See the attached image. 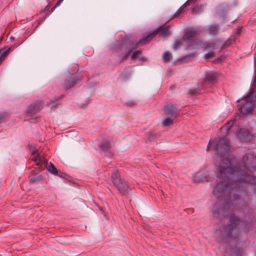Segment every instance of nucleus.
Returning <instances> with one entry per match:
<instances>
[{"label":"nucleus","mask_w":256,"mask_h":256,"mask_svg":"<svg viewBox=\"0 0 256 256\" xmlns=\"http://www.w3.org/2000/svg\"><path fill=\"white\" fill-rule=\"evenodd\" d=\"M212 144L217 152L214 161L216 174L222 180L213 190V195L218 200L212 212L218 217L228 216V222L220 226L216 233L220 240L228 238L243 244L248 232L253 228L252 221L244 222L230 212L247 206L246 188L248 190L254 186L256 194V178L248 175L256 170V157L246 154L240 162L234 164L228 158L230 146L225 137L213 140Z\"/></svg>","instance_id":"1"},{"label":"nucleus","mask_w":256,"mask_h":256,"mask_svg":"<svg viewBox=\"0 0 256 256\" xmlns=\"http://www.w3.org/2000/svg\"><path fill=\"white\" fill-rule=\"evenodd\" d=\"M131 43L126 39L122 42L116 40L111 44V50L112 52L116 53L118 56L123 55L119 64H121L123 61L126 60L133 50L135 48L138 44V42L134 44Z\"/></svg>","instance_id":"2"},{"label":"nucleus","mask_w":256,"mask_h":256,"mask_svg":"<svg viewBox=\"0 0 256 256\" xmlns=\"http://www.w3.org/2000/svg\"><path fill=\"white\" fill-rule=\"evenodd\" d=\"M256 101V90L252 91L243 100L238 110L243 114L252 113L254 110V103Z\"/></svg>","instance_id":"3"},{"label":"nucleus","mask_w":256,"mask_h":256,"mask_svg":"<svg viewBox=\"0 0 256 256\" xmlns=\"http://www.w3.org/2000/svg\"><path fill=\"white\" fill-rule=\"evenodd\" d=\"M158 34L160 36L164 37L170 34L169 26H162L157 28L154 32L148 34H144L142 38L138 41V44L144 45L150 41Z\"/></svg>","instance_id":"4"},{"label":"nucleus","mask_w":256,"mask_h":256,"mask_svg":"<svg viewBox=\"0 0 256 256\" xmlns=\"http://www.w3.org/2000/svg\"><path fill=\"white\" fill-rule=\"evenodd\" d=\"M80 80L75 74H70L66 78L62 86L64 89H69L74 86Z\"/></svg>","instance_id":"5"},{"label":"nucleus","mask_w":256,"mask_h":256,"mask_svg":"<svg viewBox=\"0 0 256 256\" xmlns=\"http://www.w3.org/2000/svg\"><path fill=\"white\" fill-rule=\"evenodd\" d=\"M217 78L218 74L216 73L212 72L206 73L202 84L203 88H206L215 84L217 81Z\"/></svg>","instance_id":"6"},{"label":"nucleus","mask_w":256,"mask_h":256,"mask_svg":"<svg viewBox=\"0 0 256 256\" xmlns=\"http://www.w3.org/2000/svg\"><path fill=\"white\" fill-rule=\"evenodd\" d=\"M42 102L37 101L35 103L30 104L26 110V114L28 116H32L42 108Z\"/></svg>","instance_id":"7"},{"label":"nucleus","mask_w":256,"mask_h":256,"mask_svg":"<svg viewBox=\"0 0 256 256\" xmlns=\"http://www.w3.org/2000/svg\"><path fill=\"white\" fill-rule=\"evenodd\" d=\"M237 136L242 142H248L252 138V135L247 129H240Z\"/></svg>","instance_id":"8"},{"label":"nucleus","mask_w":256,"mask_h":256,"mask_svg":"<svg viewBox=\"0 0 256 256\" xmlns=\"http://www.w3.org/2000/svg\"><path fill=\"white\" fill-rule=\"evenodd\" d=\"M166 116L175 118L176 117V108L172 104H168L164 107Z\"/></svg>","instance_id":"9"},{"label":"nucleus","mask_w":256,"mask_h":256,"mask_svg":"<svg viewBox=\"0 0 256 256\" xmlns=\"http://www.w3.org/2000/svg\"><path fill=\"white\" fill-rule=\"evenodd\" d=\"M226 253L230 252L231 254L234 256H240L242 254L241 246H237L236 244L228 248L226 251Z\"/></svg>","instance_id":"10"},{"label":"nucleus","mask_w":256,"mask_h":256,"mask_svg":"<svg viewBox=\"0 0 256 256\" xmlns=\"http://www.w3.org/2000/svg\"><path fill=\"white\" fill-rule=\"evenodd\" d=\"M114 186L122 194H126L128 193L130 188L122 180L119 184Z\"/></svg>","instance_id":"11"},{"label":"nucleus","mask_w":256,"mask_h":256,"mask_svg":"<svg viewBox=\"0 0 256 256\" xmlns=\"http://www.w3.org/2000/svg\"><path fill=\"white\" fill-rule=\"evenodd\" d=\"M199 30L197 29L188 30L183 36V40L185 41L190 40L194 36L198 34Z\"/></svg>","instance_id":"12"},{"label":"nucleus","mask_w":256,"mask_h":256,"mask_svg":"<svg viewBox=\"0 0 256 256\" xmlns=\"http://www.w3.org/2000/svg\"><path fill=\"white\" fill-rule=\"evenodd\" d=\"M220 27L218 24H210L208 26V30L210 35L217 36Z\"/></svg>","instance_id":"13"},{"label":"nucleus","mask_w":256,"mask_h":256,"mask_svg":"<svg viewBox=\"0 0 256 256\" xmlns=\"http://www.w3.org/2000/svg\"><path fill=\"white\" fill-rule=\"evenodd\" d=\"M112 179L114 185L117 184L122 181L118 172L116 170L112 175Z\"/></svg>","instance_id":"14"},{"label":"nucleus","mask_w":256,"mask_h":256,"mask_svg":"<svg viewBox=\"0 0 256 256\" xmlns=\"http://www.w3.org/2000/svg\"><path fill=\"white\" fill-rule=\"evenodd\" d=\"M12 50V48H8L7 50H5L4 49H2L0 50V52L1 53L0 56V64L4 60L6 56Z\"/></svg>","instance_id":"15"},{"label":"nucleus","mask_w":256,"mask_h":256,"mask_svg":"<svg viewBox=\"0 0 256 256\" xmlns=\"http://www.w3.org/2000/svg\"><path fill=\"white\" fill-rule=\"evenodd\" d=\"M100 148L101 150L104 152L108 150L110 148V144L108 140L102 141L100 146Z\"/></svg>","instance_id":"16"},{"label":"nucleus","mask_w":256,"mask_h":256,"mask_svg":"<svg viewBox=\"0 0 256 256\" xmlns=\"http://www.w3.org/2000/svg\"><path fill=\"white\" fill-rule=\"evenodd\" d=\"M47 170L53 174H58V170L50 162V165H48L46 167Z\"/></svg>","instance_id":"17"},{"label":"nucleus","mask_w":256,"mask_h":256,"mask_svg":"<svg viewBox=\"0 0 256 256\" xmlns=\"http://www.w3.org/2000/svg\"><path fill=\"white\" fill-rule=\"evenodd\" d=\"M204 180V177L201 172H197L194 176V181L196 182H202Z\"/></svg>","instance_id":"18"},{"label":"nucleus","mask_w":256,"mask_h":256,"mask_svg":"<svg viewBox=\"0 0 256 256\" xmlns=\"http://www.w3.org/2000/svg\"><path fill=\"white\" fill-rule=\"evenodd\" d=\"M174 119V118L166 116L162 122V125L165 126L170 125L172 124Z\"/></svg>","instance_id":"19"},{"label":"nucleus","mask_w":256,"mask_h":256,"mask_svg":"<svg viewBox=\"0 0 256 256\" xmlns=\"http://www.w3.org/2000/svg\"><path fill=\"white\" fill-rule=\"evenodd\" d=\"M157 134L152 132H149L146 134V138L150 141H153L156 140Z\"/></svg>","instance_id":"20"},{"label":"nucleus","mask_w":256,"mask_h":256,"mask_svg":"<svg viewBox=\"0 0 256 256\" xmlns=\"http://www.w3.org/2000/svg\"><path fill=\"white\" fill-rule=\"evenodd\" d=\"M192 56L190 54L186 55L185 56L182 57V58L179 60L178 62L180 63H185L188 62L190 60Z\"/></svg>","instance_id":"21"},{"label":"nucleus","mask_w":256,"mask_h":256,"mask_svg":"<svg viewBox=\"0 0 256 256\" xmlns=\"http://www.w3.org/2000/svg\"><path fill=\"white\" fill-rule=\"evenodd\" d=\"M172 58V54L168 52H165L163 54L162 59L165 62H167Z\"/></svg>","instance_id":"22"},{"label":"nucleus","mask_w":256,"mask_h":256,"mask_svg":"<svg viewBox=\"0 0 256 256\" xmlns=\"http://www.w3.org/2000/svg\"><path fill=\"white\" fill-rule=\"evenodd\" d=\"M42 180V176L41 175L32 176L30 179L31 182H41Z\"/></svg>","instance_id":"23"},{"label":"nucleus","mask_w":256,"mask_h":256,"mask_svg":"<svg viewBox=\"0 0 256 256\" xmlns=\"http://www.w3.org/2000/svg\"><path fill=\"white\" fill-rule=\"evenodd\" d=\"M234 124V121L233 120H230L227 122V123L225 125L226 129L227 131H228L230 128L232 127V126Z\"/></svg>","instance_id":"24"},{"label":"nucleus","mask_w":256,"mask_h":256,"mask_svg":"<svg viewBox=\"0 0 256 256\" xmlns=\"http://www.w3.org/2000/svg\"><path fill=\"white\" fill-rule=\"evenodd\" d=\"M182 45V43L180 41H175L173 45V48L174 50H176L178 48Z\"/></svg>","instance_id":"25"},{"label":"nucleus","mask_w":256,"mask_h":256,"mask_svg":"<svg viewBox=\"0 0 256 256\" xmlns=\"http://www.w3.org/2000/svg\"><path fill=\"white\" fill-rule=\"evenodd\" d=\"M141 53L140 50H136L134 52L131 56V58L134 60L137 58V56Z\"/></svg>","instance_id":"26"},{"label":"nucleus","mask_w":256,"mask_h":256,"mask_svg":"<svg viewBox=\"0 0 256 256\" xmlns=\"http://www.w3.org/2000/svg\"><path fill=\"white\" fill-rule=\"evenodd\" d=\"M214 57V53L212 52H210L204 55V58H211Z\"/></svg>","instance_id":"27"},{"label":"nucleus","mask_w":256,"mask_h":256,"mask_svg":"<svg viewBox=\"0 0 256 256\" xmlns=\"http://www.w3.org/2000/svg\"><path fill=\"white\" fill-rule=\"evenodd\" d=\"M196 0H188L181 8H184V10H185V8L190 6V2H195Z\"/></svg>","instance_id":"28"},{"label":"nucleus","mask_w":256,"mask_h":256,"mask_svg":"<svg viewBox=\"0 0 256 256\" xmlns=\"http://www.w3.org/2000/svg\"><path fill=\"white\" fill-rule=\"evenodd\" d=\"M184 12V8H180L179 10H178L174 14L175 16H179L182 12Z\"/></svg>","instance_id":"29"},{"label":"nucleus","mask_w":256,"mask_h":256,"mask_svg":"<svg viewBox=\"0 0 256 256\" xmlns=\"http://www.w3.org/2000/svg\"><path fill=\"white\" fill-rule=\"evenodd\" d=\"M215 44L214 42H207L204 44L206 48L214 47Z\"/></svg>","instance_id":"30"},{"label":"nucleus","mask_w":256,"mask_h":256,"mask_svg":"<svg viewBox=\"0 0 256 256\" xmlns=\"http://www.w3.org/2000/svg\"><path fill=\"white\" fill-rule=\"evenodd\" d=\"M242 30V27H238L234 31L235 34H236L238 36L240 34Z\"/></svg>","instance_id":"31"},{"label":"nucleus","mask_w":256,"mask_h":256,"mask_svg":"<svg viewBox=\"0 0 256 256\" xmlns=\"http://www.w3.org/2000/svg\"><path fill=\"white\" fill-rule=\"evenodd\" d=\"M200 10V8L198 6H196V7L192 8V10L193 12H198V10Z\"/></svg>","instance_id":"32"},{"label":"nucleus","mask_w":256,"mask_h":256,"mask_svg":"<svg viewBox=\"0 0 256 256\" xmlns=\"http://www.w3.org/2000/svg\"><path fill=\"white\" fill-rule=\"evenodd\" d=\"M57 176H60V177H64V176L65 175V174L61 172H58V174H56Z\"/></svg>","instance_id":"33"},{"label":"nucleus","mask_w":256,"mask_h":256,"mask_svg":"<svg viewBox=\"0 0 256 256\" xmlns=\"http://www.w3.org/2000/svg\"><path fill=\"white\" fill-rule=\"evenodd\" d=\"M4 119V116L2 114H0V124L3 122Z\"/></svg>","instance_id":"34"},{"label":"nucleus","mask_w":256,"mask_h":256,"mask_svg":"<svg viewBox=\"0 0 256 256\" xmlns=\"http://www.w3.org/2000/svg\"><path fill=\"white\" fill-rule=\"evenodd\" d=\"M36 161H38L39 162H40V158L39 155H37L35 159Z\"/></svg>","instance_id":"35"},{"label":"nucleus","mask_w":256,"mask_h":256,"mask_svg":"<svg viewBox=\"0 0 256 256\" xmlns=\"http://www.w3.org/2000/svg\"><path fill=\"white\" fill-rule=\"evenodd\" d=\"M62 2H60V0H58V2L56 3L55 4V7H58L60 6Z\"/></svg>","instance_id":"36"},{"label":"nucleus","mask_w":256,"mask_h":256,"mask_svg":"<svg viewBox=\"0 0 256 256\" xmlns=\"http://www.w3.org/2000/svg\"><path fill=\"white\" fill-rule=\"evenodd\" d=\"M50 8L49 5H48L46 6L45 7V8L44 10V12H46V11L48 10Z\"/></svg>","instance_id":"37"},{"label":"nucleus","mask_w":256,"mask_h":256,"mask_svg":"<svg viewBox=\"0 0 256 256\" xmlns=\"http://www.w3.org/2000/svg\"><path fill=\"white\" fill-rule=\"evenodd\" d=\"M58 104H59L58 103H56V104L53 105L52 106V109H55L56 108Z\"/></svg>","instance_id":"38"},{"label":"nucleus","mask_w":256,"mask_h":256,"mask_svg":"<svg viewBox=\"0 0 256 256\" xmlns=\"http://www.w3.org/2000/svg\"><path fill=\"white\" fill-rule=\"evenodd\" d=\"M14 40H15V38L14 36H10V40L11 42L14 41Z\"/></svg>","instance_id":"39"},{"label":"nucleus","mask_w":256,"mask_h":256,"mask_svg":"<svg viewBox=\"0 0 256 256\" xmlns=\"http://www.w3.org/2000/svg\"><path fill=\"white\" fill-rule=\"evenodd\" d=\"M56 7H55V6L52 8L51 10V12H53L54 11V10H55V8H56Z\"/></svg>","instance_id":"40"},{"label":"nucleus","mask_w":256,"mask_h":256,"mask_svg":"<svg viewBox=\"0 0 256 256\" xmlns=\"http://www.w3.org/2000/svg\"><path fill=\"white\" fill-rule=\"evenodd\" d=\"M210 142H209V143H208V146H207V148H206L207 150H208L209 149V148H210Z\"/></svg>","instance_id":"41"},{"label":"nucleus","mask_w":256,"mask_h":256,"mask_svg":"<svg viewBox=\"0 0 256 256\" xmlns=\"http://www.w3.org/2000/svg\"><path fill=\"white\" fill-rule=\"evenodd\" d=\"M127 104H128V105H134V104H135V102H131L130 104L128 103Z\"/></svg>","instance_id":"42"},{"label":"nucleus","mask_w":256,"mask_h":256,"mask_svg":"<svg viewBox=\"0 0 256 256\" xmlns=\"http://www.w3.org/2000/svg\"><path fill=\"white\" fill-rule=\"evenodd\" d=\"M121 76L122 78H124V74H121V76Z\"/></svg>","instance_id":"43"},{"label":"nucleus","mask_w":256,"mask_h":256,"mask_svg":"<svg viewBox=\"0 0 256 256\" xmlns=\"http://www.w3.org/2000/svg\"><path fill=\"white\" fill-rule=\"evenodd\" d=\"M240 102V100H236V102Z\"/></svg>","instance_id":"44"},{"label":"nucleus","mask_w":256,"mask_h":256,"mask_svg":"<svg viewBox=\"0 0 256 256\" xmlns=\"http://www.w3.org/2000/svg\"><path fill=\"white\" fill-rule=\"evenodd\" d=\"M100 210L102 212H104V210L102 209H100Z\"/></svg>","instance_id":"45"}]
</instances>
